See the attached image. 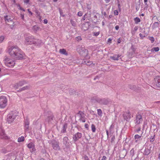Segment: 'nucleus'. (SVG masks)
<instances>
[{"mask_svg": "<svg viewBox=\"0 0 160 160\" xmlns=\"http://www.w3.org/2000/svg\"><path fill=\"white\" fill-rule=\"evenodd\" d=\"M8 52L11 56L17 59L25 58L26 57L23 52L17 46L9 47L8 48Z\"/></svg>", "mask_w": 160, "mask_h": 160, "instance_id": "nucleus-1", "label": "nucleus"}, {"mask_svg": "<svg viewBox=\"0 0 160 160\" xmlns=\"http://www.w3.org/2000/svg\"><path fill=\"white\" fill-rule=\"evenodd\" d=\"M25 43L27 44L37 45L39 42V39L32 36H29L25 38Z\"/></svg>", "mask_w": 160, "mask_h": 160, "instance_id": "nucleus-2", "label": "nucleus"}, {"mask_svg": "<svg viewBox=\"0 0 160 160\" xmlns=\"http://www.w3.org/2000/svg\"><path fill=\"white\" fill-rule=\"evenodd\" d=\"M18 115V112L16 110L11 112L8 116L7 122L9 123H12Z\"/></svg>", "mask_w": 160, "mask_h": 160, "instance_id": "nucleus-3", "label": "nucleus"}, {"mask_svg": "<svg viewBox=\"0 0 160 160\" xmlns=\"http://www.w3.org/2000/svg\"><path fill=\"white\" fill-rule=\"evenodd\" d=\"M4 62L5 65L9 68H12L15 65V61L8 57L5 58Z\"/></svg>", "mask_w": 160, "mask_h": 160, "instance_id": "nucleus-4", "label": "nucleus"}, {"mask_svg": "<svg viewBox=\"0 0 160 160\" xmlns=\"http://www.w3.org/2000/svg\"><path fill=\"white\" fill-rule=\"evenodd\" d=\"M8 99L7 98L4 96L0 97V108H5L7 105Z\"/></svg>", "mask_w": 160, "mask_h": 160, "instance_id": "nucleus-5", "label": "nucleus"}, {"mask_svg": "<svg viewBox=\"0 0 160 160\" xmlns=\"http://www.w3.org/2000/svg\"><path fill=\"white\" fill-rule=\"evenodd\" d=\"M143 119L142 115L139 113H137L136 116L135 120V123L136 124H139L142 122Z\"/></svg>", "mask_w": 160, "mask_h": 160, "instance_id": "nucleus-6", "label": "nucleus"}, {"mask_svg": "<svg viewBox=\"0 0 160 160\" xmlns=\"http://www.w3.org/2000/svg\"><path fill=\"white\" fill-rule=\"evenodd\" d=\"M95 99L97 102L101 104L106 105L108 102V100L104 98L102 99L99 98L95 97Z\"/></svg>", "mask_w": 160, "mask_h": 160, "instance_id": "nucleus-7", "label": "nucleus"}, {"mask_svg": "<svg viewBox=\"0 0 160 160\" xmlns=\"http://www.w3.org/2000/svg\"><path fill=\"white\" fill-rule=\"evenodd\" d=\"M131 114L129 110H127L123 112V116L124 119L127 120H129L131 118Z\"/></svg>", "mask_w": 160, "mask_h": 160, "instance_id": "nucleus-8", "label": "nucleus"}, {"mask_svg": "<svg viewBox=\"0 0 160 160\" xmlns=\"http://www.w3.org/2000/svg\"><path fill=\"white\" fill-rule=\"evenodd\" d=\"M78 52L82 56H85L87 54V50L82 47H80L77 49Z\"/></svg>", "mask_w": 160, "mask_h": 160, "instance_id": "nucleus-9", "label": "nucleus"}, {"mask_svg": "<svg viewBox=\"0 0 160 160\" xmlns=\"http://www.w3.org/2000/svg\"><path fill=\"white\" fill-rule=\"evenodd\" d=\"M82 136V134L79 132H78L73 136V139L74 141L76 142L81 138Z\"/></svg>", "mask_w": 160, "mask_h": 160, "instance_id": "nucleus-10", "label": "nucleus"}, {"mask_svg": "<svg viewBox=\"0 0 160 160\" xmlns=\"http://www.w3.org/2000/svg\"><path fill=\"white\" fill-rule=\"evenodd\" d=\"M27 147L30 149V151L31 152H33L35 151L34 145L33 143L32 142L29 143L28 144Z\"/></svg>", "mask_w": 160, "mask_h": 160, "instance_id": "nucleus-11", "label": "nucleus"}, {"mask_svg": "<svg viewBox=\"0 0 160 160\" xmlns=\"http://www.w3.org/2000/svg\"><path fill=\"white\" fill-rule=\"evenodd\" d=\"M0 138L5 139H9L8 137L5 133L4 130H1L0 132Z\"/></svg>", "mask_w": 160, "mask_h": 160, "instance_id": "nucleus-12", "label": "nucleus"}, {"mask_svg": "<svg viewBox=\"0 0 160 160\" xmlns=\"http://www.w3.org/2000/svg\"><path fill=\"white\" fill-rule=\"evenodd\" d=\"M25 82L24 81H21L18 83H16L14 86V88L15 89H17L19 88L20 87L22 86L24 83Z\"/></svg>", "mask_w": 160, "mask_h": 160, "instance_id": "nucleus-13", "label": "nucleus"}, {"mask_svg": "<svg viewBox=\"0 0 160 160\" xmlns=\"http://www.w3.org/2000/svg\"><path fill=\"white\" fill-rule=\"evenodd\" d=\"M156 84L158 87H160V76H157L155 78Z\"/></svg>", "mask_w": 160, "mask_h": 160, "instance_id": "nucleus-14", "label": "nucleus"}, {"mask_svg": "<svg viewBox=\"0 0 160 160\" xmlns=\"http://www.w3.org/2000/svg\"><path fill=\"white\" fill-rule=\"evenodd\" d=\"M121 56L119 54L117 55H115L113 56H111L110 58L111 59L114 60H118L119 58Z\"/></svg>", "mask_w": 160, "mask_h": 160, "instance_id": "nucleus-15", "label": "nucleus"}, {"mask_svg": "<svg viewBox=\"0 0 160 160\" xmlns=\"http://www.w3.org/2000/svg\"><path fill=\"white\" fill-rule=\"evenodd\" d=\"M59 52L61 54L67 55L68 53H67L66 50L64 49H61L59 50Z\"/></svg>", "mask_w": 160, "mask_h": 160, "instance_id": "nucleus-16", "label": "nucleus"}, {"mask_svg": "<svg viewBox=\"0 0 160 160\" xmlns=\"http://www.w3.org/2000/svg\"><path fill=\"white\" fill-rule=\"evenodd\" d=\"M159 50V48L158 47H153L152 48L151 51V52H158Z\"/></svg>", "mask_w": 160, "mask_h": 160, "instance_id": "nucleus-17", "label": "nucleus"}, {"mask_svg": "<svg viewBox=\"0 0 160 160\" xmlns=\"http://www.w3.org/2000/svg\"><path fill=\"white\" fill-rule=\"evenodd\" d=\"M25 127L26 129H28L29 127V122L28 120H26L24 122Z\"/></svg>", "mask_w": 160, "mask_h": 160, "instance_id": "nucleus-18", "label": "nucleus"}, {"mask_svg": "<svg viewBox=\"0 0 160 160\" xmlns=\"http://www.w3.org/2000/svg\"><path fill=\"white\" fill-rule=\"evenodd\" d=\"M53 148L54 149H57L59 148L58 144L57 142L53 143L52 144Z\"/></svg>", "mask_w": 160, "mask_h": 160, "instance_id": "nucleus-19", "label": "nucleus"}, {"mask_svg": "<svg viewBox=\"0 0 160 160\" xmlns=\"http://www.w3.org/2000/svg\"><path fill=\"white\" fill-rule=\"evenodd\" d=\"M142 137V136H139L138 134H136L134 136V138L135 139V142H137L138 141V139H140Z\"/></svg>", "mask_w": 160, "mask_h": 160, "instance_id": "nucleus-20", "label": "nucleus"}, {"mask_svg": "<svg viewBox=\"0 0 160 160\" xmlns=\"http://www.w3.org/2000/svg\"><path fill=\"white\" fill-rule=\"evenodd\" d=\"M24 138L23 136H21L20 137L18 138V142H21L24 141Z\"/></svg>", "mask_w": 160, "mask_h": 160, "instance_id": "nucleus-21", "label": "nucleus"}, {"mask_svg": "<svg viewBox=\"0 0 160 160\" xmlns=\"http://www.w3.org/2000/svg\"><path fill=\"white\" fill-rule=\"evenodd\" d=\"M134 21L135 23L136 24H137L140 22V18L138 17H136L135 18H134Z\"/></svg>", "mask_w": 160, "mask_h": 160, "instance_id": "nucleus-22", "label": "nucleus"}, {"mask_svg": "<svg viewBox=\"0 0 160 160\" xmlns=\"http://www.w3.org/2000/svg\"><path fill=\"white\" fill-rule=\"evenodd\" d=\"M39 28L37 25H34L33 26L32 29L34 31H37L39 30Z\"/></svg>", "mask_w": 160, "mask_h": 160, "instance_id": "nucleus-23", "label": "nucleus"}, {"mask_svg": "<svg viewBox=\"0 0 160 160\" xmlns=\"http://www.w3.org/2000/svg\"><path fill=\"white\" fill-rule=\"evenodd\" d=\"M4 19L5 21L6 22H8L9 21H11V18H8V16H4Z\"/></svg>", "mask_w": 160, "mask_h": 160, "instance_id": "nucleus-24", "label": "nucleus"}, {"mask_svg": "<svg viewBox=\"0 0 160 160\" xmlns=\"http://www.w3.org/2000/svg\"><path fill=\"white\" fill-rule=\"evenodd\" d=\"M97 113L98 115L102 116V111L101 109H98L97 110Z\"/></svg>", "mask_w": 160, "mask_h": 160, "instance_id": "nucleus-25", "label": "nucleus"}, {"mask_svg": "<svg viewBox=\"0 0 160 160\" xmlns=\"http://www.w3.org/2000/svg\"><path fill=\"white\" fill-rule=\"evenodd\" d=\"M92 130L93 132H95L96 131V128L95 126L92 124L91 125Z\"/></svg>", "mask_w": 160, "mask_h": 160, "instance_id": "nucleus-26", "label": "nucleus"}, {"mask_svg": "<svg viewBox=\"0 0 160 160\" xmlns=\"http://www.w3.org/2000/svg\"><path fill=\"white\" fill-rule=\"evenodd\" d=\"M67 127V123H65L63 126V132H65L66 131V129Z\"/></svg>", "mask_w": 160, "mask_h": 160, "instance_id": "nucleus-27", "label": "nucleus"}, {"mask_svg": "<svg viewBox=\"0 0 160 160\" xmlns=\"http://www.w3.org/2000/svg\"><path fill=\"white\" fill-rule=\"evenodd\" d=\"M149 40H150L152 43H153L155 40L154 38L153 37H148Z\"/></svg>", "mask_w": 160, "mask_h": 160, "instance_id": "nucleus-28", "label": "nucleus"}, {"mask_svg": "<svg viewBox=\"0 0 160 160\" xmlns=\"http://www.w3.org/2000/svg\"><path fill=\"white\" fill-rule=\"evenodd\" d=\"M4 37L3 36H0V43L2 42L3 40Z\"/></svg>", "mask_w": 160, "mask_h": 160, "instance_id": "nucleus-29", "label": "nucleus"}, {"mask_svg": "<svg viewBox=\"0 0 160 160\" xmlns=\"http://www.w3.org/2000/svg\"><path fill=\"white\" fill-rule=\"evenodd\" d=\"M119 12L117 10H115L114 11V14L115 15H117L118 14Z\"/></svg>", "mask_w": 160, "mask_h": 160, "instance_id": "nucleus-30", "label": "nucleus"}, {"mask_svg": "<svg viewBox=\"0 0 160 160\" xmlns=\"http://www.w3.org/2000/svg\"><path fill=\"white\" fill-rule=\"evenodd\" d=\"M80 120L82 121V122H85V119L83 117H81L80 119Z\"/></svg>", "mask_w": 160, "mask_h": 160, "instance_id": "nucleus-31", "label": "nucleus"}, {"mask_svg": "<svg viewBox=\"0 0 160 160\" xmlns=\"http://www.w3.org/2000/svg\"><path fill=\"white\" fill-rule=\"evenodd\" d=\"M154 136H153V137L151 136L150 137V141L151 142H152L154 141Z\"/></svg>", "mask_w": 160, "mask_h": 160, "instance_id": "nucleus-32", "label": "nucleus"}, {"mask_svg": "<svg viewBox=\"0 0 160 160\" xmlns=\"http://www.w3.org/2000/svg\"><path fill=\"white\" fill-rule=\"evenodd\" d=\"M78 15L79 16H81L82 15V12L81 11H79L78 12Z\"/></svg>", "mask_w": 160, "mask_h": 160, "instance_id": "nucleus-33", "label": "nucleus"}, {"mask_svg": "<svg viewBox=\"0 0 160 160\" xmlns=\"http://www.w3.org/2000/svg\"><path fill=\"white\" fill-rule=\"evenodd\" d=\"M76 39H77V40L78 41H80L82 40L81 37L80 36H78V37H76Z\"/></svg>", "mask_w": 160, "mask_h": 160, "instance_id": "nucleus-34", "label": "nucleus"}, {"mask_svg": "<svg viewBox=\"0 0 160 160\" xmlns=\"http://www.w3.org/2000/svg\"><path fill=\"white\" fill-rule=\"evenodd\" d=\"M53 118V116L52 115H51V116H50L48 117L49 120V121H51V120H52Z\"/></svg>", "mask_w": 160, "mask_h": 160, "instance_id": "nucleus-35", "label": "nucleus"}, {"mask_svg": "<svg viewBox=\"0 0 160 160\" xmlns=\"http://www.w3.org/2000/svg\"><path fill=\"white\" fill-rule=\"evenodd\" d=\"M94 35L95 36H97L99 34V32H94Z\"/></svg>", "mask_w": 160, "mask_h": 160, "instance_id": "nucleus-36", "label": "nucleus"}, {"mask_svg": "<svg viewBox=\"0 0 160 160\" xmlns=\"http://www.w3.org/2000/svg\"><path fill=\"white\" fill-rule=\"evenodd\" d=\"M68 140V138L67 137H65L63 138V141H67Z\"/></svg>", "mask_w": 160, "mask_h": 160, "instance_id": "nucleus-37", "label": "nucleus"}, {"mask_svg": "<svg viewBox=\"0 0 160 160\" xmlns=\"http://www.w3.org/2000/svg\"><path fill=\"white\" fill-rule=\"evenodd\" d=\"M122 39L121 38H119L118 40V43H120L121 42V41Z\"/></svg>", "mask_w": 160, "mask_h": 160, "instance_id": "nucleus-38", "label": "nucleus"}, {"mask_svg": "<svg viewBox=\"0 0 160 160\" xmlns=\"http://www.w3.org/2000/svg\"><path fill=\"white\" fill-rule=\"evenodd\" d=\"M84 160H89L88 158V156H85L83 157Z\"/></svg>", "mask_w": 160, "mask_h": 160, "instance_id": "nucleus-39", "label": "nucleus"}, {"mask_svg": "<svg viewBox=\"0 0 160 160\" xmlns=\"http://www.w3.org/2000/svg\"><path fill=\"white\" fill-rule=\"evenodd\" d=\"M112 40V39L109 38L108 39V42L109 43H111Z\"/></svg>", "mask_w": 160, "mask_h": 160, "instance_id": "nucleus-40", "label": "nucleus"}, {"mask_svg": "<svg viewBox=\"0 0 160 160\" xmlns=\"http://www.w3.org/2000/svg\"><path fill=\"white\" fill-rule=\"evenodd\" d=\"M23 1L24 3L27 4L28 3L29 0H23Z\"/></svg>", "mask_w": 160, "mask_h": 160, "instance_id": "nucleus-41", "label": "nucleus"}, {"mask_svg": "<svg viewBox=\"0 0 160 160\" xmlns=\"http://www.w3.org/2000/svg\"><path fill=\"white\" fill-rule=\"evenodd\" d=\"M85 127L87 129H88V127H89V125L88 124H85Z\"/></svg>", "mask_w": 160, "mask_h": 160, "instance_id": "nucleus-42", "label": "nucleus"}, {"mask_svg": "<svg viewBox=\"0 0 160 160\" xmlns=\"http://www.w3.org/2000/svg\"><path fill=\"white\" fill-rule=\"evenodd\" d=\"M48 22V20L47 19H45L44 20V24H46Z\"/></svg>", "mask_w": 160, "mask_h": 160, "instance_id": "nucleus-43", "label": "nucleus"}, {"mask_svg": "<svg viewBox=\"0 0 160 160\" xmlns=\"http://www.w3.org/2000/svg\"><path fill=\"white\" fill-rule=\"evenodd\" d=\"M107 158L105 156H103L102 157V159L101 160H106Z\"/></svg>", "mask_w": 160, "mask_h": 160, "instance_id": "nucleus-44", "label": "nucleus"}, {"mask_svg": "<svg viewBox=\"0 0 160 160\" xmlns=\"http://www.w3.org/2000/svg\"><path fill=\"white\" fill-rule=\"evenodd\" d=\"M21 17L22 18L23 20L24 19V14H21Z\"/></svg>", "mask_w": 160, "mask_h": 160, "instance_id": "nucleus-45", "label": "nucleus"}, {"mask_svg": "<svg viewBox=\"0 0 160 160\" xmlns=\"http://www.w3.org/2000/svg\"><path fill=\"white\" fill-rule=\"evenodd\" d=\"M115 28L116 30H118L119 28V26L118 25H117L115 26Z\"/></svg>", "mask_w": 160, "mask_h": 160, "instance_id": "nucleus-46", "label": "nucleus"}, {"mask_svg": "<svg viewBox=\"0 0 160 160\" xmlns=\"http://www.w3.org/2000/svg\"><path fill=\"white\" fill-rule=\"evenodd\" d=\"M19 9L20 10H22L23 11H25V9H23V8H22L21 7H20L19 8Z\"/></svg>", "mask_w": 160, "mask_h": 160, "instance_id": "nucleus-47", "label": "nucleus"}, {"mask_svg": "<svg viewBox=\"0 0 160 160\" xmlns=\"http://www.w3.org/2000/svg\"><path fill=\"white\" fill-rule=\"evenodd\" d=\"M149 153V151H148V152H147L146 151L145 152V154L146 155H148Z\"/></svg>", "mask_w": 160, "mask_h": 160, "instance_id": "nucleus-48", "label": "nucleus"}, {"mask_svg": "<svg viewBox=\"0 0 160 160\" xmlns=\"http://www.w3.org/2000/svg\"><path fill=\"white\" fill-rule=\"evenodd\" d=\"M105 1L106 3H108L110 1V0H105Z\"/></svg>", "mask_w": 160, "mask_h": 160, "instance_id": "nucleus-49", "label": "nucleus"}, {"mask_svg": "<svg viewBox=\"0 0 160 160\" xmlns=\"http://www.w3.org/2000/svg\"><path fill=\"white\" fill-rule=\"evenodd\" d=\"M112 17V15H110L109 16L108 18H109L110 19V18H111Z\"/></svg>", "mask_w": 160, "mask_h": 160, "instance_id": "nucleus-50", "label": "nucleus"}, {"mask_svg": "<svg viewBox=\"0 0 160 160\" xmlns=\"http://www.w3.org/2000/svg\"><path fill=\"white\" fill-rule=\"evenodd\" d=\"M134 29L135 31H137L138 29V28L137 27H135L134 28Z\"/></svg>", "mask_w": 160, "mask_h": 160, "instance_id": "nucleus-51", "label": "nucleus"}, {"mask_svg": "<svg viewBox=\"0 0 160 160\" xmlns=\"http://www.w3.org/2000/svg\"><path fill=\"white\" fill-rule=\"evenodd\" d=\"M28 88V87H24L23 88V90H25L26 89H27Z\"/></svg>", "mask_w": 160, "mask_h": 160, "instance_id": "nucleus-52", "label": "nucleus"}, {"mask_svg": "<svg viewBox=\"0 0 160 160\" xmlns=\"http://www.w3.org/2000/svg\"><path fill=\"white\" fill-rule=\"evenodd\" d=\"M85 16H84L82 18V20H85Z\"/></svg>", "mask_w": 160, "mask_h": 160, "instance_id": "nucleus-53", "label": "nucleus"}, {"mask_svg": "<svg viewBox=\"0 0 160 160\" xmlns=\"http://www.w3.org/2000/svg\"><path fill=\"white\" fill-rule=\"evenodd\" d=\"M29 12V13L30 15H32V12L31 11H30V12Z\"/></svg>", "mask_w": 160, "mask_h": 160, "instance_id": "nucleus-54", "label": "nucleus"}, {"mask_svg": "<svg viewBox=\"0 0 160 160\" xmlns=\"http://www.w3.org/2000/svg\"><path fill=\"white\" fill-rule=\"evenodd\" d=\"M144 2L145 3L147 2H148V0H144Z\"/></svg>", "mask_w": 160, "mask_h": 160, "instance_id": "nucleus-55", "label": "nucleus"}, {"mask_svg": "<svg viewBox=\"0 0 160 160\" xmlns=\"http://www.w3.org/2000/svg\"><path fill=\"white\" fill-rule=\"evenodd\" d=\"M17 6L18 7H19V8L21 7L20 6V5L19 4H18L17 5Z\"/></svg>", "mask_w": 160, "mask_h": 160, "instance_id": "nucleus-56", "label": "nucleus"}, {"mask_svg": "<svg viewBox=\"0 0 160 160\" xmlns=\"http://www.w3.org/2000/svg\"><path fill=\"white\" fill-rule=\"evenodd\" d=\"M158 158L159 159H160V153L159 154Z\"/></svg>", "mask_w": 160, "mask_h": 160, "instance_id": "nucleus-57", "label": "nucleus"}, {"mask_svg": "<svg viewBox=\"0 0 160 160\" xmlns=\"http://www.w3.org/2000/svg\"><path fill=\"white\" fill-rule=\"evenodd\" d=\"M106 132H107V135L108 136V131H107Z\"/></svg>", "mask_w": 160, "mask_h": 160, "instance_id": "nucleus-58", "label": "nucleus"}, {"mask_svg": "<svg viewBox=\"0 0 160 160\" xmlns=\"http://www.w3.org/2000/svg\"><path fill=\"white\" fill-rule=\"evenodd\" d=\"M141 15L142 16H143L144 15V14L143 13H142V14Z\"/></svg>", "mask_w": 160, "mask_h": 160, "instance_id": "nucleus-59", "label": "nucleus"}, {"mask_svg": "<svg viewBox=\"0 0 160 160\" xmlns=\"http://www.w3.org/2000/svg\"><path fill=\"white\" fill-rule=\"evenodd\" d=\"M28 12L30 11L29 9H28Z\"/></svg>", "mask_w": 160, "mask_h": 160, "instance_id": "nucleus-60", "label": "nucleus"}, {"mask_svg": "<svg viewBox=\"0 0 160 160\" xmlns=\"http://www.w3.org/2000/svg\"><path fill=\"white\" fill-rule=\"evenodd\" d=\"M142 35V34L140 33V34H139V36H140V37H141V36Z\"/></svg>", "mask_w": 160, "mask_h": 160, "instance_id": "nucleus-61", "label": "nucleus"}, {"mask_svg": "<svg viewBox=\"0 0 160 160\" xmlns=\"http://www.w3.org/2000/svg\"><path fill=\"white\" fill-rule=\"evenodd\" d=\"M102 25H104V22H102Z\"/></svg>", "mask_w": 160, "mask_h": 160, "instance_id": "nucleus-62", "label": "nucleus"}, {"mask_svg": "<svg viewBox=\"0 0 160 160\" xmlns=\"http://www.w3.org/2000/svg\"><path fill=\"white\" fill-rule=\"evenodd\" d=\"M62 16L63 17H64V16H64V15H62Z\"/></svg>", "mask_w": 160, "mask_h": 160, "instance_id": "nucleus-63", "label": "nucleus"}, {"mask_svg": "<svg viewBox=\"0 0 160 160\" xmlns=\"http://www.w3.org/2000/svg\"><path fill=\"white\" fill-rule=\"evenodd\" d=\"M155 23H158V22H155Z\"/></svg>", "mask_w": 160, "mask_h": 160, "instance_id": "nucleus-64", "label": "nucleus"}]
</instances>
